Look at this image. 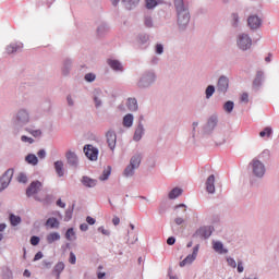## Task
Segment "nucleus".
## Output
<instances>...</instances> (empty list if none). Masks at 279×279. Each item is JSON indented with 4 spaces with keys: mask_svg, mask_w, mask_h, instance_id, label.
<instances>
[{
    "mask_svg": "<svg viewBox=\"0 0 279 279\" xmlns=\"http://www.w3.org/2000/svg\"><path fill=\"white\" fill-rule=\"evenodd\" d=\"M174 5L178 12V24L180 27H185L191 21V15L189 14V9L184 7V0H174Z\"/></svg>",
    "mask_w": 279,
    "mask_h": 279,
    "instance_id": "f257e3e1",
    "label": "nucleus"
},
{
    "mask_svg": "<svg viewBox=\"0 0 279 279\" xmlns=\"http://www.w3.org/2000/svg\"><path fill=\"white\" fill-rule=\"evenodd\" d=\"M14 175V170L9 169L0 178V192L4 189H8L10 182H12V177Z\"/></svg>",
    "mask_w": 279,
    "mask_h": 279,
    "instance_id": "f03ea898",
    "label": "nucleus"
},
{
    "mask_svg": "<svg viewBox=\"0 0 279 279\" xmlns=\"http://www.w3.org/2000/svg\"><path fill=\"white\" fill-rule=\"evenodd\" d=\"M238 47L242 49V51H247V49L252 47V38L245 34L240 35L238 39Z\"/></svg>",
    "mask_w": 279,
    "mask_h": 279,
    "instance_id": "7ed1b4c3",
    "label": "nucleus"
},
{
    "mask_svg": "<svg viewBox=\"0 0 279 279\" xmlns=\"http://www.w3.org/2000/svg\"><path fill=\"white\" fill-rule=\"evenodd\" d=\"M252 167L254 175L257 178H263L265 175V165H263L260 160L253 159Z\"/></svg>",
    "mask_w": 279,
    "mask_h": 279,
    "instance_id": "20e7f679",
    "label": "nucleus"
},
{
    "mask_svg": "<svg viewBox=\"0 0 279 279\" xmlns=\"http://www.w3.org/2000/svg\"><path fill=\"white\" fill-rule=\"evenodd\" d=\"M84 154L89 160H97L99 156V150L93 145L88 144L84 147Z\"/></svg>",
    "mask_w": 279,
    "mask_h": 279,
    "instance_id": "39448f33",
    "label": "nucleus"
},
{
    "mask_svg": "<svg viewBox=\"0 0 279 279\" xmlns=\"http://www.w3.org/2000/svg\"><path fill=\"white\" fill-rule=\"evenodd\" d=\"M106 138L109 149H111V151H114V148L117 147V133H114V131H108L106 134Z\"/></svg>",
    "mask_w": 279,
    "mask_h": 279,
    "instance_id": "423d86ee",
    "label": "nucleus"
},
{
    "mask_svg": "<svg viewBox=\"0 0 279 279\" xmlns=\"http://www.w3.org/2000/svg\"><path fill=\"white\" fill-rule=\"evenodd\" d=\"M230 86V81L226 76H220L217 84L218 93H227L228 87Z\"/></svg>",
    "mask_w": 279,
    "mask_h": 279,
    "instance_id": "0eeeda50",
    "label": "nucleus"
},
{
    "mask_svg": "<svg viewBox=\"0 0 279 279\" xmlns=\"http://www.w3.org/2000/svg\"><path fill=\"white\" fill-rule=\"evenodd\" d=\"M41 186H43V183H40V181H34L33 183H31V185L26 190L27 197H32V195H36V193L40 191Z\"/></svg>",
    "mask_w": 279,
    "mask_h": 279,
    "instance_id": "6e6552de",
    "label": "nucleus"
},
{
    "mask_svg": "<svg viewBox=\"0 0 279 279\" xmlns=\"http://www.w3.org/2000/svg\"><path fill=\"white\" fill-rule=\"evenodd\" d=\"M16 123L17 125H25V123H29V113L25 110H21L16 114Z\"/></svg>",
    "mask_w": 279,
    "mask_h": 279,
    "instance_id": "1a4fd4ad",
    "label": "nucleus"
},
{
    "mask_svg": "<svg viewBox=\"0 0 279 279\" xmlns=\"http://www.w3.org/2000/svg\"><path fill=\"white\" fill-rule=\"evenodd\" d=\"M213 234V227H201L196 231V236H201V239H208Z\"/></svg>",
    "mask_w": 279,
    "mask_h": 279,
    "instance_id": "9d476101",
    "label": "nucleus"
},
{
    "mask_svg": "<svg viewBox=\"0 0 279 279\" xmlns=\"http://www.w3.org/2000/svg\"><path fill=\"white\" fill-rule=\"evenodd\" d=\"M247 23H248V26L251 27V29H258V27H260L263 21L258 16L252 15L248 17Z\"/></svg>",
    "mask_w": 279,
    "mask_h": 279,
    "instance_id": "9b49d317",
    "label": "nucleus"
},
{
    "mask_svg": "<svg viewBox=\"0 0 279 279\" xmlns=\"http://www.w3.org/2000/svg\"><path fill=\"white\" fill-rule=\"evenodd\" d=\"M206 191L207 193H215V174H211L207 178Z\"/></svg>",
    "mask_w": 279,
    "mask_h": 279,
    "instance_id": "f8f14e48",
    "label": "nucleus"
},
{
    "mask_svg": "<svg viewBox=\"0 0 279 279\" xmlns=\"http://www.w3.org/2000/svg\"><path fill=\"white\" fill-rule=\"evenodd\" d=\"M65 158L68 162L71 165V167H76L77 165V155L74 151L69 150L65 154Z\"/></svg>",
    "mask_w": 279,
    "mask_h": 279,
    "instance_id": "ddd939ff",
    "label": "nucleus"
},
{
    "mask_svg": "<svg viewBox=\"0 0 279 279\" xmlns=\"http://www.w3.org/2000/svg\"><path fill=\"white\" fill-rule=\"evenodd\" d=\"M154 73H149L148 75L143 76L140 81V86L143 88L148 84H151V82H154Z\"/></svg>",
    "mask_w": 279,
    "mask_h": 279,
    "instance_id": "4468645a",
    "label": "nucleus"
},
{
    "mask_svg": "<svg viewBox=\"0 0 279 279\" xmlns=\"http://www.w3.org/2000/svg\"><path fill=\"white\" fill-rule=\"evenodd\" d=\"M213 247L215 252H217L218 254H228V250L223 248V243L219 241H214Z\"/></svg>",
    "mask_w": 279,
    "mask_h": 279,
    "instance_id": "2eb2a0df",
    "label": "nucleus"
},
{
    "mask_svg": "<svg viewBox=\"0 0 279 279\" xmlns=\"http://www.w3.org/2000/svg\"><path fill=\"white\" fill-rule=\"evenodd\" d=\"M54 169H56V173H57V175H59V178H62L64 175V162L56 161Z\"/></svg>",
    "mask_w": 279,
    "mask_h": 279,
    "instance_id": "dca6fc26",
    "label": "nucleus"
},
{
    "mask_svg": "<svg viewBox=\"0 0 279 279\" xmlns=\"http://www.w3.org/2000/svg\"><path fill=\"white\" fill-rule=\"evenodd\" d=\"M82 183L84 186H87L88 189H93V186H97V180L90 179L88 177H83Z\"/></svg>",
    "mask_w": 279,
    "mask_h": 279,
    "instance_id": "f3484780",
    "label": "nucleus"
},
{
    "mask_svg": "<svg viewBox=\"0 0 279 279\" xmlns=\"http://www.w3.org/2000/svg\"><path fill=\"white\" fill-rule=\"evenodd\" d=\"M46 226L47 228L58 229L60 228V221H58L54 217L48 218L46 221Z\"/></svg>",
    "mask_w": 279,
    "mask_h": 279,
    "instance_id": "a211bd4d",
    "label": "nucleus"
},
{
    "mask_svg": "<svg viewBox=\"0 0 279 279\" xmlns=\"http://www.w3.org/2000/svg\"><path fill=\"white\" fill-rule=\"evenodd\" d=\"M133 123H134V116H132V113H128L126 116H124L123 118L124 128H132Z\"/></svg>",
    "mask_w": 279,
    "mask_h": 279,
    "instance_id": "6ab92c4d",
    "label": "nucleus"
},
{
    "mask_svg": "<svg viewBox=\"0 0 279 279\" xmlns=\"http://www.w3.org/2000/svg\"><path fill=\"white\" fill-rule=\"evenodd\" d=\"M128 108L131 110V112L138 110V102L136 101V98L128 99Z\"/></svg>",
    "mask_w": 279,
    "mask_h": 279,
    "instance_id": "aec40b11",
    "label": "nucleus"
},
{
    "mask_svg": "<svg viewBox=\"0 0 279 279\" xmlns=\"http://www.w3.org/2000/svg\"><path fill=\"white\" fill-rule=\"evenodd\" d=\"M46 240L49 244L54 243V241H60V233L51 232L46 236Z\"/></svg>",
    "mask_w": 279,
    "mask_h": 279,
    "instance_id": "412c9836",
    "label": "nucleus"
},
{
    "mask_svg": "<svg viewBox=\"0 0 279 279\" xmlns=\"http://www.w3.org/2000/svg\"><path fill=\"white\" fill-rule=\"evenodd\" d=\"M109 66L113 69V71H123V65L118 60H108Z\"/></svg>",
    "mask_w": 279,
    "mask_h": 279,
    "instance_id": "4be33fe9",
    "label": "nucleus"
},
{
    "mask_svg": "<svg viewBox=\"0 0 279 279\" xmlns=\"http://www.w3.org/2000/svg\"><path fill=\"white\" fill-rule=\"evenodd\" d=\"M65 239H66V241H75L77 239L75 229H73V228L68 229L65 232Z\"/></svg>",
    "mask_w": 279,
    "mask_h": 279,
    "instance_id": "5701e85b",
    "label": "nucleus"
},
{
    "mask_svg": "<svg viewBox=\"0 0 279 279\" xmlns=\"http://www.w3.org/2000/svg\"><path fill=\"white\" fill-rule=\"evenodd\" d=\"M195 258H197L195 255L190 254L187 255L181 263H180V267H184L186 265H191V263H193L195 260Z\"/></svg>",
    "mask_w": 279,
    "mask_h": 279,
    "instance_id": "b1692460",
    "label": "nucleus"
},
{
    "mask_svg": "<svg viewBox=\"0 0 279 279\" xmlns=\"http://www.w3.org/2000/svg\"><path fill=\"white\" fill-rule=\"evenodd\" d=\"M271 134H274V130L271 129V126H266L262 132H259L260 138H265V136L269 138Z\"/></svg>",
    "mask_w": 279,
    "mask_h": 279,
    "instance_id": "393cba45",
    "label": "nucleus"
},
{
    "mask_svg": "<svg viewBox=\"0 0 279 279\" xmlns=\"http://www.w3.org/2000/svg\"><path fill=\"white\" fill-rule=\"evenodd\" d=\"M182 195V189L174 187L170 193H169V199H175Z\"/></svg>",
    "mask_w": 279,
    "mask_h": 279,
    "instance_id": "a878e982",
    "label": "nucleus"
},
{
    "mask_svg": "<svg viewBox=\"0 0 279 279\" xmlns=\"http://www.w3.org/2000/svg\"><path fill=\"white\" fill-rule=\"evenodd\" d=\"M61 271H64V263L59 262L53 268V274H56L57 278H60Z\"/></svg>",
    "mask_w": 279,
    "mask_h": 279,
    "instance_id": "bb28decb",
    "label": "nucleus"
},
{
    "mask_svg": "<svg viewBox=\"0 0 279 279\" xmlns=\"http://www.w3.org/2000/svg\"><path fill=\"white\" fill-rule=\"evenodd\" d=\"M130 165L133 167V169H138V167H141V156H133Z\"/></svg>",
    "mask_w": 279,
    "mask_h": 279,
    "instance_id": "cd10ccee",
    "label": "nucleus"
},
{
    "mask_svg": "<svg viewBox=\"0 0 279 279\" xmlns=\"http://www.w3.org/2000/svg\"><path fill=\"white\" fill-rule=\"evenodd\" d=\"M25 160L26 162H28V165H33V166L38 165V157H36V155L34 154L27 155Z\"/></svg>",
    "mask_w": 279,
    "mask_h": 279,
    "instance_id": "c85d7f7f",
    "label": "nucleus"
},
{
    "mask_svg": "<svg viewBox=\"0 0 279 279\" xmlns=\"http://www.w3.org/2000/svg\"><path fill=\"white\" fill-rule=\"evenodd\" d=\"M143 132H144L143 125H138L134 133V137H133L134 141H141V138H143Z\"/></svg>",
    "mask_w": 279,
    "mask_h": 279,
    "instance_id": "c756f323",
    "label": "nucleus"
},
{
    "mask_svg": "<svg viewBox=\"0 0 279 279\" xmlns=\"http://www.w3.org/2000/svg\"><path fill=\"white\" fill-rule=\"evenodd\" d=\"M223 110L225 112H228V114H230V112H232L234 110V102L229 100L223 105Z\"/></svg>",
    "mask_w": 279,
    "mask_h": 279,
    "instance_id": "7c9ffc66",
    "label": "nucleus"
},
{
    "mask_svg": "<svg viewBox=\"0 0 279 279\" xmlns=\"http://www.w3.org/2000/svg\"><path fill=\"white\" fill-rule=\"evenodd\" d=\"M174 211H175V215L186 214V205L180 204V205L175 206Z\"/></svg>",
    "mask_w": 279,
    "mask_h": 279,
    "instance_id": "2f4dec72",
    "label": "nucleus"
},
{
    "mask_svg": "<svg viewBox=\"0 0 279 279\" xmlns=\"http://www.w3.org/2000/svg\"><path fill=\"white\" fill-rule=\"evenodd\" d=\"M19 49H21V46L16 45V44H11L7 47V53H16V51H19Z\"/></svg>",
    "mask_w": 279,
    "mask_h": 279,
    "instance_id": "473e14b6",
    "label": "nucleus"
},
{
    "mask_svg": "<svg viewBox=\"0 0 279 279\" xmlns=\"http://www.w3.org/2000/svg\"><path fill=\"white\" fill-rule=\"evenodd\" d=\"M9 219H10L11 226L15 227V226H19V223H21V218L16 215L11 214Z\"/></svg>",
    "mask_w": 279,
    "mask_h": 279,
    "instance_id": "72a5a7b5",
    "label": "nucleus"
},
{
    "mask_svg": "<svg viewBox=\"0 0 279 279\" xmlns=\"http://www.w3.org/2000/svg\"><path fill=\"white\" fill-rule=\"evenodd\" d=\"M134 167H132L131 165H129L125 170H124V175L125 178H132V175H134Z\"/></svg>",
    "mask_w": 279,
    "mask_h": 279,
    "instance_id": "f704fd0d",
    "label": "nucleus"
},
{
    "mask_svg": "<svg viewBox=\"0 0 279 279\" xmlns=\"http://www.w3.org/2000/svg\"><path fill=\"white\" fill-rule=\"evenodd\" d=\"M112 171V168L109 166L106 170H104L102 175L100 177V180H108L110 178V173Z\"/></svg>",
    "mask_w": 279,
    "mask_h": 279,
    "instance_id": "c9c22d12",
    "label": "nucleus"
},
{
    "mask_svg": "<svg viewBox=\"0 0 279 279\" xmlns=\"http://www.w3.org/2000/svg\"><path fill=\"white\" fill-rule=\"evenodd\" d=\"M158 5V0H146V8L147 10H153Z\"/></svg>",
    "mask_w": 279,
    "mask_h": 279,
    "instance_id": "e433bc0d",
    "label": "nucleus"
},
{
    "mask_svg": "<svg viewBox=\"0 0 279 279\" xmlns=\"http://www.w3.org/2000/svg\"><path fill=\"white\" fill-rule=\"evenodd\" d=\"M215 94V86L213 85H209L207 88H206V97L207 99H210V96Z\"/></svg>",
    "mask_w": 279,
    "mask_h": 279,
    "instance_id": "4c0bfd02",
    "label": "nucleus"
},
{
    "mask_svg": "<svg viewBox=\"0 0 279 279\" xmlns=\"http://www.w3.org/2000/svg\"><path fill=\"white\" fill-rule=\"evenodd\" d=\"M227 263H228L229 267H232V269H236V260H234V258L228 257Z\"/></svg>",
    "mask_w": 279,
    "mask_h": 279,
    "instance_id": "58836bf2",
    "label": "nucleus"
},
{
    "mask_svg": "<svg viewBox=\"0 0 279 279\" xmlns=\"http://www.w3.org/2000/svg\"><path fill=\"white\" fill-rule=\"evenodd\" d=\"M26 131H28L29 134H32V136L38 137L43 134V132L40 130H29L26 129Z\"/></svg>",
    "mask_w": 279,
    "mask_h": 279,
    "instance_id": "ea45409f",
    "label": "nucleus"
},
{
    "mask_svg": "<svg viewBox=\"0 0 279 279\" xmlns=\"http://www.w3.org/2000/svg\"><path fill=\"white\" fill-rule=\"evenodd\" d=\"M144 24L146 25V27H154V22L151 21V17H149V16L145 17Z\"/></svg>",
    "mask_w": 279,
    "mask_h": 279,
    "instance_id": "a19ab883",
    "label": "nucleus"
},
{
    "mask_svg": "<svg viewBox=\"0 0 279 279\" xmlns=\"http://www.w3.org/2000/svg\"><path fill=\"white\" fill-rule=\"evenodd\" d=\"M69 263H71V265H75V263H77V257L75 256V253H70Z\"/></svg>",
    "mask_w": 279,
    "mask_h": 279,
    "instance_id": "79ce46f5",
    "label": "nucleus"
},
{
    "mask_svg": "<svg viewBox=\"0 0 279 279\" xmlns=\"http://www.w3.org/2000/svg\"><path fill=\"white\" fill-rule=\"evenodd\" d=\"M40 243V238L36 236V235H33L31 238V244L33 245H38Z\"/></svg>",
    "mask_w": 279,
    "mask_h": 279,
    "instance_id": "37998d69",
    "label": "nucleus"
},
{
    "mask_svg": "<svg viewBox=\"0 0 279 279\" xmlns=\"http://www.w3.org/2000/svg\"><path fill=\"white\" fill-rule=\"evenodd\" d=\"M95 77L96 76L93 73H88V74L85 75L86 82H95Z\"/></svg>",
    "mask_w": 279,
    "mask_h": 279,
    "instance_id": "c03bdc74",
    "label": "nucleus"
},
{
    "mask_svg": "<svg viewBox=\"0 0 279 279\" xmlns=\"http://www.w3.org/2000/svg\"><path fill=\"white\" fill-rule=\"evenodd\" d=\"M241 101L247 104V101H250V95H247V93H243L241 95Z\"/></svg>",
    "mask_w": 279,
    "mask_h": 279,
    "instance_id": "a18cd8bd",
    "label": "nucleus"
},
{
    "mask_svg": "<svg viewBox=\"0 0 279 279\" xmlns=\"http://www.w3.org/2000/svg\"><path fill=\"white\" fill-rule=\"evenodd\" d=\"M21 141H22L23 143H29L31 145H32V143H34V138L27 137V136H25V135H23V136L21 137Z\"/></svg>",
    "mask_w": 279,
    "mask_h": 279,
    "instance_id": "49530a36",
    "label": "nucleus"
},
{
    "mask_svg": "<svg viewBox=\"0 0 279 279\" xmlns=\"http://www.w3.org/2000/svg\"><path fill=\"white\" fill-rule=\"evenodd\" d=\"M17 181H19V182H22L23 184H25V182H27V175H25V174H20V175L17 177Z\"/></svg>",
    "mask_w": 279,
    "mask_h": 279,
    "instance_id": "de8ad7c7",
    "label": "nucleus"
},
{
    "mask_svg": "<svg viewBox=\"0 0 279 279\" xmlns=\"http://www.w3.org/2000/svg\"><path fill=\"white\" fill-rule=\"evenodd\" d=\"M208 125L210 128H215V125H217V118H210L208 121Z\"/></svg>",
    "mask_w": 279,
    "mask_h": 279,
    "instance_id": "09e8293b",
    "label": "nucleus"
},
{
    "mask_svg": "<svg viewBox=\"0 0 279 279\" xmlns=\"http://www.w3.org/2000/svg\"><path fill=\"white\" fill-rule=\"evenodd\" d=\"M37 156H38V158H40V159L43 160L44 158H46L47 153L45 151V149H40V150L37 153Z\"/></svg>",
    "mask_w": 279,
    "mask_h": 279,
    "instance_id": "8fccbe9b",
    "label": "nucleus"
},
{
    "mask_svg": "<svg viewBox=\"0 0 279 279\" xmlns=\"http://www.w3.org/2000/svg\"><path fill=\"white\" fill-rule=\"evenodd\" d=\"M86 221H87V223H88L89 226H95V223H96L95 218H93V217H90V216H87Z\"/></svg>",
    "mask_w": 279,
    "mask_h": 279,
    "instance_id": "3c124183",
    "label": "nucleus"
},
{
    "mask_svg": "<svg viewBox=\"0 0 279 279\" xmlns=\"http://www.w3.org/2000/svg\"><path fill=\"white\" fill-rule=\"evenodd\" d=\"M162 51H165V48L162 47V45L161 44H158L157 46H156V53H162Z\"/></svg>",
    "mask_w": 279,
    "mask_h": 279,
    "instance_id": "603ef678",
    "label": "nucleus"
},
{
    "mask_svg": "<svg viewBox=\"0 0 279 279\" xmlns=\"http://www.w3.org/2000/svg\"><path fill=\"white\" fill-rule=\"evenodd\" d=\"M174 223H177V226H182V223H184V218H181V217L175 218Z\"/></svg>",
    "mask_w": 279,
    "mask_h": 279,
    "instance_id": "864d4df0",
    "label": "nucleus"
},
{
    "mask_svg": "<svg viewBox=\"0 0 279 279\" xmlns=\"http://www.w3.org/2000/svg\"><path fill=\"white\" fill-rule=\"evenodd\" d=\"M112 223H113V226H119V223H121V219L119 217L114 216L112 219Z\"/></svg>",
    "mask_w": 279,
    "mask_h": 279,
    "instance_id": "5fc2aeb1",
    "label": "nucleus"
},
{
    "mask_svg": "<svg viewBox=\"0 0 279 279\" xmlns=\"http://www.w3.org/2000/svg\"><path fill=\"white\" fill-rule=\"evenodd\" d=\"M167 243L169 245H174L175 244V238H173V236L168 238Z\"/></svg>",
    "mask_w": 279,
    "mask_h": 279,
    "instance_id": "6e6d98bb",
    "label": "nucleus"
},
{
    "mask_svg": "<svg viewBox=\"0 0 279 279\" xmlns=\"http://www.w3.org/2000/svg\"><path fill=\"white\" fill-rule=\"evenodd\" d=\"M57 206H59V208H65V207H66V204H64V203L62 202V199H58V201H57Z\"/></svg>",
    "mask_w": 279,
    "mask_h": 279,
    "instance_id": "4d7b16f0",
    "label": "nucleus"
},
{
    "mask_svg": "<svg viewBox=\"0 0 279 279\" xmlns=\"http://www.w3.org/2000/svg\"><path fill=\"white\" fill-rule=\"evenodd\" d=\"M199 252V245H196L194 248H193V253L192 255L195 256L197 258V254Z\"/></svg>",
    "mask_w": 279,
    "mask_h": 279,
    "instance_id": "13d9d810",
    "label": "nucleus"
},
{
    "mask_svg": "<svg viewBox=\"0 0 279 279\" xmlns=\"http://www.w3.org/2000/svg\"><path fill=\"white\" fill-rule=\"evenodd\" d=\"M243 263L242 262H239L238 263V271H239V274H243Z\"/></svg>",
    "mask_w": 279,
    "mask_h": 279,
    "instance_id": "bf43d9fd",
    "label": "nucleus"
},
{
    "mask_svg": "<svg viewBox=\"0 0 279 279\" xmlns=\"http://www.w3.org/2000/svg\"><path fill=\"white\" fill-rule=\"evenodd\" d=\"M80 230H82V232H86V230H88V225L82 223V225L80 226Z\"/></svg>",
    "mask_w": 279,
    "mask_h": 279,
    "instance_id": "052dcab7",
    "label": "nucleus"
},
{
    "mask_svg": "<svg viewBox=\"0 0 279 279\" xmlns=\"http://www.w3.org/2000/svg\"><path fill=\"white\" fill-rule=\"evenodd\" d=\"M98 230L102 232L106 236L110 235V231L104 229V227H100Z\"/></svg>",
    "mask_w": 279,
    "mask_h": 279,
    "instance_id": "680f3d73",
    "label": "nucleus"
},
{
    "mask_svg": "<svg viewBox=\"0 0 279 279\" xmlns=\"http://www.w3.org/2000/svg\"><path fill=\"white\" fill-rule=\"evenodd\" d=\"M40 258H43V252L36 253L34 260H40Z\"/></svg>",
    "mask_w": 279,
    "mask_h": 279,
    "instance_id": "e2e57ef3",
    "label": "nucleus"
},
{
    "mask_svg": "<svg viewBox=\"0 0 279 279\" xmlns=\"http://www.w3.org/2000/svg\"><path fill=\"white\" fill-rule=\"evenodd\" d=\"M96 108H99L101 106V100L99 98H95Z\"/></svg>",
    "mask_w": 279,
    "mask_h": 279,
    "instance_id": "0e129e2a",
    "label": "nucleus"
},
{
    "mask_svg": "<svg viewBox=\"0 0 279 279\" xmlns=\"http://www.w3.org/2000/svg\"><path fill=\"white\" fill-rule=\"evenodd\" d=\"M24 276L25 278H29L32 276V272H29V270H24Z\"/></svg>",
    "mask_w": 279,
    "mask_h": 279,
    "instance_id": "69168bd1",
    "label": "nucleus"
},
{
    "mask_svg": "<svg viewBox=\"0 0 279 279\" xmlns=\"http://www.w3.org/2000/svg\"><path fill=\"white\" fill-rule=\"evenodd\" d=\"M7 226L5 223H0V232H3L5 230Z\"/></svg>",
    "mask_w": 279,
    "mask_h": 279,
    "instance_id": "338daca9",
    "label": "nucleus"
},
{
    "mask_svg": "<svg viewBox=\"0 0 279 279\" xmlns=\"http://www.w3.org/2000/svg\"><path fill=\"white\" fill-rule=\"evenodd\" d=\"M97 277L99 279L105 278L106 277V272H98Z\"/></svg>",
    "mask_w": 279,
    "mask_h": 279,
    "instance_id": "774afa93",
    "label": "nucleus"
}]
</instances>
